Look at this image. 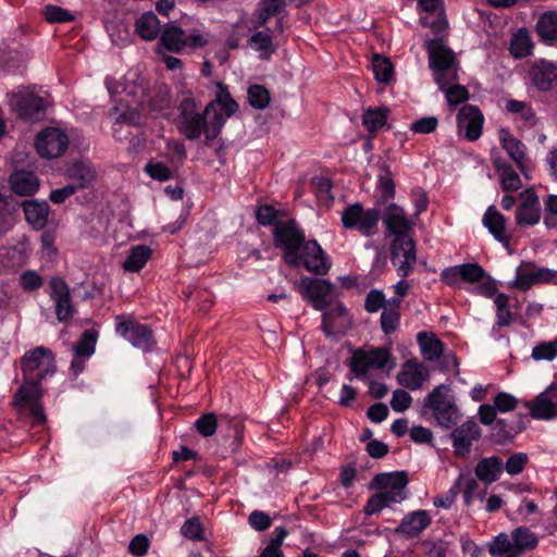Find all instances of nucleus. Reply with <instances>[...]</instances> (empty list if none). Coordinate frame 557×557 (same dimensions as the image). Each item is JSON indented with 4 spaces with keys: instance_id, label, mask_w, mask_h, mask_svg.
Instances as JSON below:
<instances>
[{
    "instance_id": "1",
    "label": "nucleus",
    "mask_w": 557,
    "mask_h": 557,
    "mask_svg": "<svg viewBox=\"0 0 557 557\" xmlns=\"http://www.w3.org/2000/svg\"><path fill=\"white\" fill-rule=\"evenodd\" d=\"M219 91L213 101L200 112L197 102L191 97H185L178 107V127L190 140L198 139L205 134L211 141L218 137L226 120L237 111V103L231 97L227 87L218 83Z\"/></svg>"
},
{
    "instance_id": "2",
    "label": "nucleus",
    "mask_w": 557,
    "mask_h": 557,
    "mask_svg": "<svg viewBox=\"0 0 557 557\" xmlns=\"http://www.w3.org/2000/svg\"><path fill=\"white\" fill-rule=\"evenodd\" d=\"M23 385L13 396V405L20 410H27L34 423L46 422V414L40 404V382L55 371L53 352L44 346L26 351L21 358Z\"/></svg>"
},
{
    "instance_id": "3",
    "label": "nucleus",
    "mask_w": 557,
    "mask_h": 557,
    "mask_svg": "<svg viewBox=\"0 0 557 557\" xmlns=\"http://www.w3.org/2000/svg\"><path fill=\"white\" fill-rule=\"evenodd\" d=\"M407 484L408 476L405 471L376 474L371 482V487L380 492L369 498L363 509L364 513L374 515L385 507L401 503L407 497Z\"/></svg>"
},
{
    "instance_id": "4",
    "label": "nucleus",
    "mask_w": 557,
    "mask_h": 557,
    "mask_svg": "<svg viewBox=\"0 0 557 557\" xmlns=\"http://www.w3.org/2000/svg\"><path fill=\"white\" fill-rule=\"evenodd\" d=\"M425 48L429 55V66L438 88L458 82L459 62L455 53L444 45L443 39H428Z\"/></svg>"
},
{
    "instance_id": "5",
    "label": "nucleus",
    "mask_w": 557,
    "mask_h": 557,
    "mask_svg": "<svg viewBox=\"0 0 557 557\" xmlns=\"http://www.w3.org/2000/svg\"><path fill=\"white\" fill-rule=\"evenodd\" d=\"M448 385L436 386L426 397L425 406L430 408L437 423L445 429L451 428L460 417L454 397L449 395Z\"/></svg>"
},
{
    "instance_id": "6",
    "label": "nucleus",
    "mask_w": 557,
    "mask_h": 557,
    "mask_svg": "<svg viewBox=\"0 0 557 557\" xmlns=\"http://www.w3.org/2000/svg\"><path fill=\"white\" fill-rule=\"evenodd\" d=\"M287 264L290 267L301 265L310 273L324 275L330 271L332 260L315 239H310L304 242L296 252V258Z\"/></svg>"
},
{
    "instance_id": "7",
    "label": "nucleus",
    "mask_w": 557,
    "mask_h": 557,
    "mask_svg": "<svg viewBox=\"0 0 557 557\" xmlns=\"http://www.w3.org/2000/svg\"><path fill=\"white\" fill-rule=\"evenodd\" d=\"M380 210L364 209L360 203L347 206L342 212V224L346 230H357L361 235L370 237L375 234L380 221Z\"/></svg>"
},
{
    "instance_id": "8",
    "label": "nucleus",
    "mask_w": 557,
    "mask_h": 557,
    "mask_svg": "<svg viewBox=\"0 0 557 557\" xmlns=\"http://www.w3.org/2000/svg\"><path fill=\"white\" fill-rule=\"evenodd\" d=\"M274 245L283 250L284 261L293 262L296 252L306 240V235L294 220L275 223L273 228Z\"/></svg>"
},
{
    "instance_id": "9",
    "label": "nucleus",
    "mask_w": 557,
    "mask_h": 557,
    "mask_svg": "<svg viewBox=\"0 0 557 557\" xmlns=\"http://www.w3.org/2000/svg\"><path fill=\"white\" fill-rule=\"evenodd\" d=\"M160 44L169 51L180 52L186 47L191 49L202 48L208 44V39L198 32L186 34L174 22H170L161 30Z\"/></svg>"
},
{
    "instance_id": "10",
    "label": "nucleus",
    "mask_w": 557,
    "mask_h": 557,
    "mask_svg": "<svg viewBox=\"0 0 557 557\" xmlns=\"http://www.w3.org/2000/svg\"><path fill=\"white\" fill-rule=\"evenodd\" d=\"M9 103L16 115L26 122H38L45 119L47 101L33 92L18 91L8 95Z\"/></svg>"
},
{
    "instance_id": "11",
    "label": "nucleus",
    "mask_w": 557,
    "mask_h": 557,
    "mask_svg": "<svg viewBox=\"0 0 557 557\" xmlns=\"http://www.w3.org/2000/svg\"><path fill=\"white\" fill-rule=\"evenodd\" d=\"M391 259L400 277H407L412 273L417 253L411 236L394 237L391 245Z\"/></svg>"
},
{
    "instance_id": "12",
    "label": "nucleus",
    "mask_w": 557,
    "mask_h": 557,
    "mask_svg": "<svg viewBox=\"0 0 557 557\" xmlns=\"http://www.w3.org/2000/svg\"><path fill=\"white\" fill-rule=\"evenodd\" d=\"M69 147V136L58 127L42 129L35 139V148L41 158L52 159L64 153Z\"/></svg>"
},
{
    "instance_id": "13",
    "label": "nucleus",
    "mask_w": 557,
    "mask_h": 557,
    "mask_svg": "<svg viewBox=\"0 0 557 557\" xmlns=\"http://www.w3.org/2000/svg\"><path fill=\"white\" fill-rule=\"evenodd\" d=\"M49 287L57 320L62 323L70 321L76 312L70 286L62 277L53 276L50 278Z\"/></svg>"
},
{
    "instance_id": "14",
    "label": "nucleus",
    "mask_w": 557,
    "mask_h": 557,
    "mask_svg": "<svg viewBox=\"0 0 557 557\" xmlns=\"http://www.w3.org/2000/svg\"><path fill=\"white\" fill-rule=\"evenodd\" d=\"M115 331L134 347L143 351H150L156 345L152 331L147 325L134 320H122L119 317Z\"/></svg>"
},
{
    "instance_id": "15",
    "label": "nucleus",
    "mask_w": 557,
    "mask_h": 557,
    "mask_svg": "<svg viewBox=\"0 0 557 557\" xmlns=\"http://www.w3.org/2000/svg\"><path fill=\"white\" fill-rule=\"evenodd\" d=\"M554 283L557 284V271L537 267L532 262L522 263L517 269V275L513 285L520 290H528L535 284Z\"/></svg>"
},
{
    "instance_id": "16",
    "label": "nucleus",
    "mask_w": 557,
    "mask_h": 557,
    "mask_svg": "<svg viewBox=\"0 0 557 557\" xmlns=\"http://www.w3.org/2000/svg\"><path fill=\"white\" fill-rule=\"evenodd\" d=\"M352 320L342 302L330 305L322 315V331L327 337L343 335L350 329Z\"/></svg>"
},
{
    "instance_id": "17",
    "label": "nucleus",
    "mask_w": 557,
    "mask_h": 557,
    "mask_svg": "<svg viewBox=\"0 0 557 557\" xmlns=\"http://www.w3.org/2000/svg\"><path fill=\"white\" fill-rule=\"evenodd\" d=\"M484 116L478 107L463 106L457 114L458 134L470 141H474L482 135Z\"/></svg>"
},
{
    "instance_id": "18",
    "label": "nucleus",
    "mask_w": 557,
    "mask_h": 557,
    "mask_svg": "<svg viewBox=\"0 0 557 557\" xmlns=\"http://www.w3.org/2000/svg\"><path fill=\"white\" fill-rule=\"evenodd\" d=\"M391 359L388 348H372L369 351L355 352L350 367L357 375L366 374L370 369L381 370Z\"/></svg>"
},
{
    "instance_id": "19",
    "label": "nucleus",
    "mask_w": 557,
    "mask_h": 557,
    "mask_svg": "<svg viewBox=\"0 0 557 557\" xmlns=\"http://www.w3.org/2000/svg\"><path fill=\"white\" fill-rule=\"evenodd\" d=\"M485 275L484 269L478 263H463L442 270V282L453 287H459L461 282L478 283Z\"/></svg>"
},
{
    "instance_id": "20",
    "label": "nucleus",
    "mask_w": 557,
    "mask_h": 557,
    "mask_svg": "<svg viewBox=\"0 0 557 557\" xmlns=\"http://www.w3.org/2000/svg\"><path fill=\"white\" fill-rule=\"evenodd\" d=\"M299 290L315 310L322 311L331 305L327 297L331 295L332 285L326 280L305 277L299 282Z\"/></svg>"
},
{
    "instance_id": "21",
    "label": "nucleus",
    "mask_w": 557,
    "mask_h": 557,
    "mask_svg": "<svg viewBox=\"0 0 557 557\" xmlns=\"http://www.w3.org/2000/svg\"><path fill=\"white\" fill-rule=\"evenodd\" d=\"M530 414L536 420H550L557 417V385L552 384L532 401L527 403Z\"/></svg>"
},
{
    "instance_id": "22",
    "label": "nucleus",
    "mask_w": 557,
    "mask_h": 557,
    "mask_svg": "<svg viewBox=\"0 0 557 557\" xmlns=\"http://www.w3.org/2000/svg\"><path fill=\"white\" fill-rule=\"evenodd\" d=\"M421 11L420 21L424 27L432 28L436 34L447 27L443 0H418Z\"/></svg>"
},
{
    "instance_id": "23",
    "label": "nucleus",
    "mask_w": 557,
    "mask_h": 557,
    "mask_svg": "<svg viewBox=\"0 0 557 557\" xmlns=\"http://www.w3.org/2000/svg\"><path fill=\"white\" fill-rule=\"evenodd\" d=\"M481 437V429L473 420H468L451 432L454 451L459 457L470 454L474 442Z\"/></svg>"
},
{
    "instance_id": "24",
    "label": "nucleus",
    "mask_w": 557,
    "mask_h": 557,
    "mask_svg": "<svg viewBox=\"0 0 557 557\" xmlns=\"http://www.w3.org/2000/svg\"><path fill=\"white\" fill-rule=\"evenodd\" d=\"M499 141L509 158L516 163L517 168L527 178H529V159L527 156L525 145L505 128L499 131Z\"/></svg>"
},
{
    "instance_id": "25",
    "label": "nucleus",
    "mask_w": 557,
    "mask_h": 557,
    "mask_svg": "<svg viewBox=\"0 0 557 557\" xmlns=\"http://www.w3.org/2000/svg\"><path fill=\"white\" fill-rule=\"evenodd\" d=\"M383 223L386 231L394 237L410 236L409 233L413 225L405 210L396 203L386 207L383 213Z\"/></svg>"
},
{
    "instance_id": "26",
    "label": "nucleus",
    "mask_w": 557,
    "mask_h": 557,
    "mask_svg": "<svg viewBox=\"0 0 557 557\" xmlns=\"http://www.w3.org/2000/svg\"><path fill=\"white\" fill-rule=\"evenodd\" d=\"M429 371L424 364L416 360H408L398 372L397 382L410 391H417L429 380Z\"/></svg>"
},
{
    "instance_id": "27",
    "label": "nucleus",
    "mask_w": 557,
    "mask_h": 557,
    "mask_svg": "<svg viewBox=\"0 0 557 557\" xmlns=\"http://www.w3.org/2000/svg\"><path fill=\"white\" fill-rule=\"evenodd\" d=\"M283 17H278L276 21V27L273 30L270 28H265L262 30H257L249 39V47L259 53V58L263 60L270 59V57L276 51V47L273 44V34L274 33H283Z\"/></svg>"
},
{
    "instance_id": "28",
    "label": "nucleus",
    "mask_w": 557,
    "mask_h": 557,
    "mask_svg": "<svg viewBox=\"0 0 557 557\" xmlns=\"http://www.w3.org/2000/svg\"><path fill=\"white\" fill-rule=\"evenodd\" d=\"M530 76L537 89L550 90L557 83V65L553 62L540 60L533 64Z\"/></svg>"
},
{
    "instance_id": "29",
    "label": "nucleus",
    "mask_w": 557,
    "mask_h": 557,
    "mask_svg": "<svg viewBox=\"0 0 557 557\" xmlns=\"http://www.w3.org/2000/svg\"><path fill=\"white\" fill-rule=\"evenodd\" d=\"M431 524V517L426 510H416L406 515L396 532L407 537L419 536Z\"/></svg>"
},
{
    "instance_id": "30",
    "label": "nucleus",
    "mask_w": 557,
    "mask_h": 557,
    "mask_svg": "<svg viewBox=\"0 0 557 557\" xmlns=\"http://www.w3.org/2000/svg\"><path fill=\"white\" fill-rule=\"evenodd\" d=\"M482 223L497 242L509 245L511 237L507 233L506 219L494 206L486 209Z\"/></svg>"
},
{
    "instance_id": "31",
    "label": "nucleus",
    "mask_w": 557,
    "mask_h": 557,
    "mask_svg": "<svg viewBox=\"0 0 557 557\" xmlns=\"http://www.w3.org/2000/svg\"><path fill=\"white\" fill-rule=\"evenodd\" d=\"M503 472V460L497 456L482 458L474 468L475 479L485 485L499 479Z\"/></svg>"
},
{
    "instance_id": "32",
    "label": "nucleus",
    "mask_w": 557,
    "mask_h": 557,
    "mask_svg": "<svg viewBox=\"0 0 557 557\" xmlns=\"http://www.w3.org/2000/svg\"><path fill=\"white\" fill-rule=\"evenodd\" d=\"M417 342L421 356L426 361H438L444 352V344L432 332H420L417 335Z\"/></svg>"
},
{
    "instance_id": "33",
    "label": "nucleus",
    "mask_w": 557,
    "mask_h": 557,
    "mask_svg": "<svg viewBox=\"0 0 557 557\" xmlns=\"http://www.w3.org/2000/svg\"><path fill=\"white\" fill-rule=\"evenodd\" d=\"M26 221L35 228L41 230L48 221L49 205L46 201L26 200L22 203Z\"/></svg>"
},
{
    "instance_id": "34",
    "label": "nucleus",
    "mask_w": 557,
    "mask_h": 557,
    "mask_svg": "<svg viewBox=\"0 0 557 557\" xmlns=\"http://www.w3.org/2000/svg\"><path fill=\"white\" fill-rule=\"evenodd\" d=\"M11 189L18 196L34 195L39 188V181L33 172L18 171L10 176Z\"/></svg>"
},
{
    "instance_id": "35",
    "label": "nucleus",
    "mask_w": 557,
    "mask_h": 557,
    "mask_svg": "<svg viewBox=\"0 0 557 557\" xmlns=\"http://www.w3.org/2000/svg\"><path fill=\"white\" fill-rule=\"evenodd\" d=\"M493 165L505 190L516 191L522 187L520 176L505 159L500 157L493 158Z\"/></svg>"
},
{
    "instance_id": "36",
    "label": "nucleus",
    "mask_w": 557,
    "mask_h": 557,
    "mask_svg": "<svg viewBox=\"0 0 557 557\" xmlns=\"http://www.w3.org/2000/svg\"><path fill=\"white\" fill-rule=\"evenodd\" d=\"M459 483L463 484V502L466 506H471L475 500H484L487 487L482 486L470 473H460Z\"/></svg>"
},
{
    "instance_id": "37",
    "label": "nucleus",
    "mask_w": 557,
    "mask_h": 557,
    "mask_svg": "<svg viewBox=\"0 0 557 557\" xmlns=\"http://www.w3.org/2000/svg\"><path fill=\"white\" fill-rule=\"evenodd\" d=\"M136 33L144 40H153L161 35L160 21L153 12H146L136 20Z\"/></svg>"
},
{
    "instance_id": "38",
    "label": "nucleus",
    "mask_w": 557,
    "mask_h": 557,
    "mask_svg": "<svg viewBox=\"0 0 557 557\" xmlns=\"http://www.w3.org/2000/svg\"><path fill=\"white\" fill-rule=\"evenodd\" d=\"M152 250L146 245L133 246L122 268L127 272H138L151 258Z\"/></svg>"
},
{
    "instance_id": "39",
    "label": "nucleus",
    "mask_w": 557,
    "mask_h": 557,
    "mask_svg": "<svg viewBox=\"0 0 557 557\" xmlns=\"http://www.w3.org/2000/svg\"><path fill=\"white\" fill-rule=\"evenodd\" d=\"M536 32L543 41H557V11L544 12L537 20Z\"/></svg>"
},
{
    "instance_id": "40",
    "label": "nucleus",
    "mask_w": 557,
    "mask_h": 557,
    "mask_svg": "<svg viewBox=\"0 0 557 557\" xmlns=\"http://www.w3.org/2000/svg\"><path fill=\"white\" fill-rule=\"evenodd\" d=\"M512 545H515V554H522L525 550H532L537 546L539 539L530 529L518 527L511 531Z\"/></svg>"
},
{
    "instance_id": "41",
    "label": "nucleus",
    "mask_w": 557,
    "mask_h": 557,
    "mask_svg": "<svg viewBox=\"0 0 557 557\" xmlns=\"http://www.w3.org/2000/svg\"><path fill=\"white\" fill-rule=\"evenodd\" d=\"M532 48L533 44L525 28H520L510 40V53L517 59L530 55Z\"/></svg>"
},
{
    "instance_id": "42",
    "label": "nucleus",
    "mask_w": 557,
    "mask_h": 557,
    "mask_svg": "<svg viewBox=\"0 0 557 557\" xmlns=\"http://www.w3.org/2000/svg\"><path fill=\"white\" fill-rule=\"evenodd\" d=\"M70 177L78 188L88 187L96 177V172L90 164L85 162H75L70 169Z\"/></svg>"
},
{
    "instance_id": "43",
    "label": "nucleus",
    "mask_w": 557,
    "mask_h": 557,
    "mask_svg": "<svg viewBox=\"0 0 557 557\" xmlns=\"http://www.w3.org/2000/svg\"><path fill=\"white\" fill-rule=\"evenodd\" d=\"M285 7V0H262L256 20L257 27H264L268 21L283 11Z\"/></svg>"
},
{
    "instance_id": "44",
    "label": "nucleus",
    "mask_w": 557,
    "mask_h": 557,
    "mask_svg": "<svg viewBox=\"0 0 557 557\" xmlns=\"http://www.w3.org/2000/svg\"><path fill=\"white\" fill-rule=\"evenodd\" d=\"M531 358L535 361H553L557 358V337L553 341L540 342L531 352Z\"/></svg>"
},
{
    "instance_id": "45",
    "label": "nucleus",
    "mask_w": 557,
    "mask_h": 557,
    "mask_svg": "<svg viewBox=\"0 0 557 557\" xmlns=\"http://www.w3.org/2000/svg\"><path fill=\"white\" fill-rule=\"evenodd\" d=\"M505 109L508 113L519 116L525 123L530 125L534 124L535 114L527 102L509 99L506 101Z\"/></svg>"
},
{
    "instance_id": "46",
    "label": "nucleus",
    "mask_w": 557,
    "mask_h": 557,
    "mask_svg": "<svg viewBox=\"0 0 557 557\" xmlns=\"http://www.w3.org/2000/svg\"><path fill=\"white\" fill-rule=\"evenodd\" d=\"M387 113V109H369L363 113L362 123L369 132H376L386 124Z\"/></svg>"
},
{
    "instance_id": "47",
    "label": "nucleus",
    "mask_w": 557,
    "mask_h": 557,
    "mask_svg": "<svg viewBox=\"0 0 557 557\" xmlns=\"http://www.w3.org/2000/svg\"><path fill=\"white\" fill-rule=\"evenodd\" d=\"M490 554L493 557H500L505 554L515 555V545H512V535L499 533L490 545Z\"/></svg>"
},
{
    "instance_id": "48",
    "label": "nucleus",
    "mask_w": 557,
    "mask_h": 557,
    "mask_svg": "<svg viewBox=\"0 0 557 557\" xmlns=\"http://www.w3.org/2000/svg\"><path fill=\"white\" fill-rule=\"evenodd\" d=\"M508 302L509 298L507 295L500 293L495 296L494 304L496 306V324L500 327L508 326L512 321Z\"/></svg>"
},
{
    "instance_id": "49",
    "label": "nucleus",
    "mask_w": 557,
    "mask_h": 557,
    "mask_svg": "<svg viewBox=\"0 0 557 557\" xmlns=\"http://www.w3.org/2000/svg\"><path fill=\"white\" fill-rule=\"evenodd\" d=\"M375 78L381 83H388L393 76V64L387 58L375 54L372 61Z\"/></svg>"
},
{
    "instance_id": "50",
    "label": "nucleus",
    "mask_w": 557,
    "mask_h": 557,
    "mask_svg": "<svg viewBox=\"0 0 557 557\" xmlns=\"http://www.w3.org/2000/svg\"><path fill=\"white\" fill-rule=\"evenodd\" d=\"M541 219L540 207L519 206L516 212V222L521 226H533Z\"/></svg>"
},
{
    "instance_id": "51",
    "label": "nucleus",
    "mask_w": 557,
    "mask_h": 557,
    "mask_svg": "<svg viewBox=\"0 0 557 557\" xmlns=\"http://www.w3.org/2000/svg\"><path fill=\"white\" fill-rule=\"evenodd\" d=\"M440 89L445 94L449 106L462 103L469 98L468 89L465 86L459 85L457 82L446 85L444 88Z\"/></svg>"
},
{
    "instance_id": "52",
    "label": "nucleus",
    "mask_w": 557,
    "mask_h": 557,
    "mask_svg": "<svg viewBox=\"0 0 557 557\" xmlns=\"http://www.w3.org/2000/svg\"><path fill=\"white\" fill-rule=\"evenodd\" d=\"M96 341L94 332L85 331L74 347L76 357L89 358L95 352Z\"/></svg>"
},
{
    "instance_id": "53",
    "label": "nucleus",
    "mask_w": 557,
    "mask_h": 557,
    "mask_svg": "<svg viewBox=\"0 0 557 557\" xmlns=\"http://www.w3.org/2000/svg\"><path fill=\"white\" fill-rule=\"evenodd\" d=\"M196 430L205 437L212 436L218 429V417L213 412L202 414L195 421Z\"/></svg>"
},
{
    "instance_id": "54",
    "label": "nucleus",
    "mask_w": 557,
    "mask_h": 557,
    "mask_svg": "<svg viewBox=\"0 0 557 557\" xmlns=\"http://www.w3.org/2000/svg\"><path fill=\"white\" fill-rule=\"evenodd\" d=\"M248 100L251 107L264 109L270 103V95L263 86L252 85L248 88Z\"/></svg>"
},
{
    "instance_id": "55",
    "label": "nucleus",
    "mask_w": 557,
    "mask_h": 557,
    "mask_svg": "<svg viewBox=\"0 0 557 557\" xmlns=\"http://www.w3.org/2000/svg\"><path fill=\"white\" fill-rule=\"evenodd\" d=\"M528 461L529 457L525 453L513 454L505 463L503 462V470H505L509 475L520 474Z\"/></svg>"
},
{
    "instance_id": "56",
    "label": "nucleus",
    "mask_w": 557,
    "mask_h": 557,
    "mask_svg": "<svg viewBox=\"0 0 557 557\" xmlns=\"http://www.w3.org/2000/svg\"><path fill=\"white\" fill-rule=\"evenodd\" d=\"M181 533L185 539L191 541L202 540L203 528L200 520L196 517L186 520L181 528Z\"/></svg>"
},
{
    "instance_id": "57",
    "label": "nucleus",
    "mask_w": 557,
    "mask_h": 557,
    "mask_svg": "<svg viewBox=\"0 0 557 557\" xmlns=\"http://www.w3.org/2000/svg\"><path fill=\"white\" fill-rule=\"evenodd\" d=\"M45 17L50 23H65L74 20L73 14L58 5H46L44 10Z\"/></svg>"
},
{
    "instance_id": "58",
    "label": "nucleus",
    "mask_w": 557,
    "mask_h": 557,
    "mask_svg": "<svg viewBox=\"0 0 557 557\" xmlns=\"http://www.w3.org/2000/svg\"><path fill=\"white\" fill-rule=\"evenodd\" d=\"M400 319V312L394 311V309H384L381 314V327L384 334L393 333L398 324Z\"/></svg>"
},
{
    "instance_id": "59",
    "label": "nucleus",
    "mask_w": 557,
    "mask_h": 557,
    "mask_svg": "<svg viewBox=\"0 0 557 557\" xmlns=\"http://www.w3.org/2000/svg\"><path fill=\"white\" fill-rule=\"evenodd\" d=\"M42 277L33 270L24 271L20 277V284L26 292L37 290L42 286Z\"/></svg>"
},
{
    "instance_id": "60",
    "label": "nucleus",
    "mask_w": 557,
    "mask_h": 557,
    "mask_svg": "<svg viewBox=\"0 0 557 557\" xmlns=\"http://www.w3.org/2000/svg\"><path fill=\"white\" fill-rule=\"evenodd\" d=\"M412 403V397L405 389H396L391 399V407L396 412L406 411Z\"/></svg>"
},
{
    "instance_id": "61",
    "label": "nucleus",
    "mask_w": 557,
    "mask_h": 557,
    "mask_svg": "<svg viewBox=\"0 0 557 557\" xmlns=\"http://www.w3.org/2000/svg\"><path fill=\"white\" fill-rule=\"evenodd\" d=\"M146 173L153 180L169 181L172 176V171L161 162H150L145 166Z\"/></svg>"
},
{
    "instance_id": "62",
    "label": "nucleus",
    "mask_w": 557,
    "mask_h": 557,
    "mask_svg": "<svg viewBox=\"0 0 557 557\" xmlns=\"http://www.w3.org/2000/svg\"><path fill=\"white\" fill-rule=\"evenodd\" d=\"M518 400L511 394L499 392L494 397V407L499 412L512 411L517 408Z\"/></svg>"
},
{
    "instance_id": "63",
    "label": "nucleus",
    "mask_w": 557,
    "mask_h": 557,
    "mask_svg": "<svg viewBox=\"0 0 557 557\" xmlns=\"http://www.w3.org/2000/svg\"><path fill=\"white\" fill-rule=\"evenodd\" d=\"M385 305V296L383 292L377 289H372L368 293L366 297L364 308L368 312L374 313L380 309H384Z\"/></svg>"
},
{
    "instance_id": "64",
    "label": "nucleus",
    "mask_w": 557,
    "mask_h": 557,
    "mask_svg": "<svg viewBox=\"0 0 557 557\" xmlns=\"http://www.w3.org/2000/svg\"><path fill=\"white\" fill-rule=\"evenodd\" d=\"M423 547L428 557H446L447 554V543L438 540V541H424Z\"/></svg>"
}]
</instances>
